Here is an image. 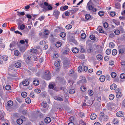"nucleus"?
Returning a JSON list of instances; mask_svg holds the SVG:
<instances>
[{
  "instance_id": "nucleus-42",
  "label": "nucleus",
  "mask_w": 125,
  "mask_h": 125,
  "mask_svg": "<svg viewBox=\"0 0 125 125\" xmlns=\"http://www.w3.org/2000/svg\"><path fill=\"white\" fill-rule=\"evenodd\" d=\"M42 105L44 108L46 107L47 105V104L45 102H43L42 104Z\"/></svg>"
},
{
  "instance_id": "nucleus-26",
  "label": "nucleus",
  "mask_w": 125,
  "mask_h": 125,
  "mask_svg": "<svg viewBox=\"0 0 125 125\" xmlns=\"http://www.w3.org/2000/svg\"><path fill=\"white\" fill-rule=\"evenodd\" d=\"M62 45L61 42H57L56 43L55 45L57 47H60Z\"/></svg>"
},
{
  "instance_id": "nucleus-41",
  "label": "nucleus",
  "mask_w": 125,
  "mask_h": 125,
  "mask_svg": "<svg viewBox=\"0 0 125 125\" xmlns=\"http://www.w3.org/2000/svg\"><path fill=\"white\" fill-rule=\"evenodd\" d=\"M66 33L63 32H61L60 35V36L62 38L66 36Z\"/></svg>"
},
{
  "instance_id": "nucleus-57",
  "label": "nucleus",
  "mask_w": 125,
  "mask_h": 125,
  "mask_svg": "<svg viewBox=\"0 0 125 125\" xmlns=\"http://www.w3.org/2000/svg\"><path fill=\"white\" fill-rule=\"evenodd\" d=\"M82 68L83 67L81 66H79L78 67V70L79 72H82L83 70Z\"/></svg>"
},
{
  "instance_id": "nucleus-60",
  "label": "nucleus",
  "mask_w": 125,
  "mask_h": 125,
  "mask_svg": "<svg viewBox=\"0 0 125 125\" xmlns=\"http://www.w3.org/2000/svg\"><path fill=\"white\" fill-rule=\"evenodd\" d=\"M41 92V90L38 89H36L34 90V92L37 94H39Z\"/></svg>"
},
{
  "instance_id": "nucleus-20",
  "label": "nucleus",
  "mask_w": 125,
  "mask_h": 125,
  "mask_svg": "<svg viewBox=\"0 0 125 125\" xmlns=\"http://www.w3.org/2000/svg\"><path fill=\"white\" fill-rule=\"evenodd\" d=\"M15 66L17 68L20 67L21 66V63L19 62H17L15 64Z\"/></svg>"
},
{
  "instance_id": "nucleus-47",
  "label": "nucleus",
  "mask_w": 125,
  "mask_h": 125,
  "mask_svg": "<svg viewBox=\"0 0 125 125\" xmlns=\"http://www.w3.org/2000/svg\"><path fill=\"white\" fill-rule=\"evenodd\" d=\"M111 75L113 78H115L116 75V74L115 72H112L111 73Z\"/></svg>"
},
{
  "instance_id": "nucleus-34",
  "label": "nucleus",
  "mask_w": 125,
  "mask_h": 125,
  "mask_svg": "<svg viewBox=\"0 0 125 125\" xmlns=\"http://www.w3.org/2000/svg\"><path fill=\"white\" fill-rule=\"evenodd\" d=\"M119 54H122L124 52V50L123 48L119 49L118 50Z\"/></svg>"
},
{
  "instance_id": "nucleus-51",
  "label": "nucleus",
  "mask_w": 125,
  "mask_h": 125,
  "mask_svg": "<svg viewBox=\"0 0 125 125\" xmlns=\"http://www.w3.org/2000/svg\"><path fill=\"white\" fill-rule=\"evenodd\" d=\"M18 15L19 16H23L24 15L25 13L24 12H18Z\"/></svg>"
},
{
  "instance_id": "nucleus-55",
  "label": "nucleus",
  "mask_w": 125,
  "mask_h": 125,
  "mask_svg": "<svg viewBox=\"0 0 125 125\" xmlns=\"http://www.w3.org/2000/svg\"><path fill=\"white\" fill-rule=\"evenodd\" d=\"M18 50H16L14 51V55L16 56H18L20 54Z\"/></svg>"
},
{
  "instance_id": "nucleus-12",
  "label": "nucleus",
  "mask_w": 125,
  "mask_h": 125,
  "mask_svg": "<svg viewBox=\"0 0 125 125\" xmlns=\"http://www.w3.org/2000/svg\"><path fill=\"white\" fill-rule=\"evenodd\" d=\"M117 86L116 84L114 83L111 85L110 87V89L112 90H115Z\"/></svg>"
},
{
  "instance_id": "nucleus-22",
  "label": "nucleus",
  "mask_w": 125,
  "mask_h": 125,
  "mask_svg": "<svg viewBox=\"0 0 125 125\" xmlns=\"http://www.w3.org/2000/svg\"><path fill=\"white\" fill-rule=\"evenodd\" d=\"M17 123L19 125L23 123V120L21 119H18L17 121Z\"/></svg>"
},
{
  "instance_id": "nucleus-5",
  "label": "nucleus",
  "mask_w": 125,
  "mask_h": 125,
  "mask_svg": "<svg viewBox=\"0 0 125 125\" xmlns=\"http://www.w3.org/2000/svg\"><path fill=\"white\" fill-rule=\"evenodd\" d=\"M117 116L119 117H123L124 115L123 112L121 111H119L116 113V114Z\"/></svg>"
},
{
  "instance_id": "nucleus-8",
  "label": "nucleus",
  "mask_w": 125,
  "mask_h": 125,
  "mask_svg": "<svg viewBox=\"0 0 125 125\" xmlns=\"http://www.w3.org/2000/svg\"><path fill=\"white\" fill-rule=\"evenodd\" d=\"M45 122L47 124L49 123L51 121V119L50 117H46L44 119Z\"/></svg>"
},
{
  "instance_id": "nucleus-33",
  "label": "nucleus",
  "mask_w": 125,
  "mask_h": 125,
  "mask_svg": "<svg viewBox=\"0 0 125 125\" xmlns=\"http://www.w3.org/2000/svg\"><path fill=\"white\" fill-rule=\"evenodd\" d=\"M39 5L41 7L45 9L46 10H47V8H46L45 6L43 3H41L40 5Z\"/></svg>"
},
{
  "instance_id": "nucleus-18",
  "label": "nucleus",
  "mask_w": 125,
  "mask_h": 125,
  "mask_svg": "<svg viewBox=\"0 0 125 125\" xmlns=\"http://www.w3.org/2000/svg\"><path fill=\"white\" fill-rule=\"evenodd\" d=\"M23 85L25 86H26L28 85L29 82L27 80H25L22 82Z\"/></svg>"
},
{
  "instance_id": "nucleus-62",
  "label": "nucleus",
  "mask_w": 125,
  "mask_h": 125,
  "mask_svg": "<svg viewBox=\"0 0 125 125\" xmlns=\"http://www.w3.org/2000/svg\"><path fill=\"white\" fill-rule=\"evenodd\" d=\"M47 7V10H51L52 9V7L50 5H48Z\"/></svg>"
},
{
  "instance_id": "nucleus-21",
  "label": "nucleus",
  "mask_w": 125,
  "mask_h": 125,
  "mask_svg": "<svg viewBox=\"0 0 125 125\" xmlns=\"http://www.w3.org/2000/svg\"><path fill=\"white\" fill-rule=\"evenodd\" d=\"M31 52L32 53L36 54L37 52V50L36 49H31Z\"/></svg>"
},
{
  "instance_id": "nucleus-56",
  "label": "nucleus",
  "mask_w": 125,
  "mask_h": 125,
  "mask_svg": "<svg viewBox=\"0 0 125 125\" xmlns=\"http://www.w3.org/2000/svg\"><path fill=\"white\" fill-rule=\"evenodd\" d=\"M75 90L73 89H71L69 91V92L70 94H73L74 93Z\"/></svg>"
},
{
  "instance_id": "nucleus-36",
  "label": "nucleus",
  "mask_w": 125,
  "mask_h": 125,
  "mask_svg": "<svg viewBox=\"0 0 125 125\" xmlns=\"http://www.w3.org/2000/svg\"><path fill=\"white\" fill-rule=\"evenodd\" d=\"M26 49V48L25 46L21 47L20 48V50L22 52H24Z\"/></svg>"
},
{
  "instance_id": "nucleus-30",
  "label": "nucleus",
  "mask_w": 125,
  "mask_h": 125,
  "mask_svg": "<svg viewBox=\"0 0 125 125\" xmlns=\"http://www.w3.org/2000/svg\"><path fill=\"white\" fill-rule=\"evenodd\" d=\"M115 97L114 95L113 94H111L109 96V98L110 100H112Z\"/></svg>"
},
{
  "instance_id": "nucleus-1",
  "label": "nucleus",
  "mask_w": 125,
  "mask_h": 125,
  "mask_svg": "<svg viewBox=\"0 0 125 125\" xmlns=\"http://www.w3.org/2000/svg\"><path fill=\"white\" fill-rule=\"evenodd\" d=\"M50 72L49 71H47L45 72V74L42 76V78L46 80H50L51 78Z\"/></svg>"
},
{
  "instance_id": "nucleus-7",
  "label": "nucleus",
  "mask_w": 125,
  "mask_h": 125,
  "mask_svg": "<svg viewBox=\"0 0 125 125\" xmlns=\"http://www.w3.org/2000/svg\"><path fill=\"white\" fill-rule=\"evenodd\" d=\"M87 6L88 7V10L89 11H90L94 7L91 4H90L89 2H88L87 3Z\"/></svg>"
},
{
  "instance_id": "nucleus-29",
  "label": "nucleus",
  "mask_w": 125,
  "mask_h": 125,
  "mask_svg": "<svg viewBox=\"0 0 125 125\" xmlns=\"http://www.w3.org/2000/svg\"><path fill=\"white\" fill-rule=\"evenodd\" d=\"M120 7V4L119 3H116L115 4V7L117 9H119Z\"/></svg>"
},
{
  "instance_id": "nucleus-53",
  "label": "nucleus",
  "mask_w": 125,
  "mask_h": 125,
  "mask_svg": "<svg viewBox=\"0 0 125 125\" xmlns=\"http://www.w3.org/2000/svg\"><path fill=\"white\" fill-rule=\"evenodd\" d=\"M120 76L121 79H125V74L124 73H122L120 74Z\"/></svg>"
},
{
  "instance_id": "nucleus-59",
  "label": "nucleus",
  "mask_w": 125,
  "mask_h": 125,
  "mask_svg": "<svg viewBox=\"0 0 125 125\" xmlns=\"http://www.w3.org/2000/svg\"><path fill=\"white\" fill-rule=\"evenodd\" d=\"M87 51L89 53L93 51L92 48L91 47H89V49H87Z\"/></svg>"
},
{
  "instance_id": "nucleus-13",
  "label": "nucleus",
  "mask_w": 125,
  "mask_h": 125,
  "mask_svg": "<svg viewBox=\"0 0 125 125\" xmlns=\"http://www.w3.org/2000/svg\"><path fill=\"white\" fill-rule=\"evenodd\" d=\"M85 19L87 20H91L92 19V18H91V15L89 14H86L85 15Z\"/></svg>"
},
{
  "instance_id": "nucleus-40",
  "label": "nucleus",
  "mask_w": 125,
  "mask_h": 125,
  "mask_svg": "<svg viewBox=\"0 0 125 125\" xmlns=\"http://www.w3.org/2000/svg\"><path fill=\"white\" fill-rule=\"evenodd\" d=\"M5 89L7 90H10L11 89V87L10 85H7L5 87Z\"/></svg>"
},
{
  "instance_id": "nucleus-9",
  "label": "nucleus",
  "mask_w": 125,
  "mask_h": 125,
  "mask_svg": "<svg viewBox=\"0 0 125 125\" xmlns=\"http://www.w3.org/2000/svg\"><path fill=\"white\" fill-rule=\"evenodd\" d=\"M68 8V6L65 5L64 6H62L60 8V10L62 11H64L66 10Z\"/></svg>"
},
{
  "instance_id": "nucleus-14",
  "label": "nucleus",
  "mask_w": 125,
  "mask_h": 125,
  "mask_svg": "<svg viewBox=\"0 0 125 125\" xmlns=\"http://www.w3.org/2000/svg\"><path fill=\"white\" fill-rule=\"evenodd\" d=\"M72 51L74 53H77L79 52V49L76 47L74 48L73 49Z\"/></svg>"
},
{
  "instance_id": "nucleus-50",
  "label": "nucleus",
  "mask_w": 125,
  "mask_h": 125,
  "mask_svg": "<svg viewBox=\"0 0 125 125\" xmlns=\"http://www.w3.org/2000/svg\"><path fill=\"white\" fill-rule=\"evenodd\" d=\"M111 50L110 49H108L106 51V54L109 55L110 54Z\"/></svg>"
},
{
  "instance_id": "nucleus-61",
  "label": "nucleus",
  "mask_w": 125,
  "mask_h": 125,
  "mask_svg": "<svg viewBox=\"0 0 125 125\" xmlns=\"http://www.w3.org/2000/svg\"><path fill=\"white\" fill-rule=\"evenodd\" d=\"M83 71L86 72L88 68L87 66H83Z\"/></svg>"
},
{
  "instance_id": "nucleus-24",
  "label": "nucleus",
  "mask_w": 125,
  "mask_h": 125,
  "mask_svg": "<svg viewBox=\"0 0 125 125\" xmlns=\"http://www.w3.org/2000/svg\"><path fill=\"white\" fill-rule=\"evenodd\" d=\"M25 101L26 103L28 104L30 103L31 102L30 99L29 97L26 98L25 99Z\"/></svg>"
},
{
  "instance_id": "nucleus-44",
  "label": "nucleus",
  "mask_w": 125,
  "mask_h": 125,
  "mask_svg": "<svg viewBox=\"0 0 125 125\" xmlns=\"http://www.w3.org/2000/svg\"><path fill=\"white\" fill-rule=\"evenodd\" d=\"M86 37V35L84 33H83L81 34V37L82 39H85Z\"/></svg>"
},
{
  "instance_id": "nucleus-54",
  "label": "nucleus",
  "mask_w": 125,
  "mask_h": 125,
  "mask_svg": "<svg viewBox=\"0 0 125 125\" xmlns=\"http://www.w3.org/2000/svg\"><path fill=\"white\" fill-rule=\"evenodd\" d=\"M114 33L116 35H118L120 33V31L118 30H116L114 31Z\"/></svg>"
},
{
  "instance_id": "nucleus-23",
  "label": "nucleus",
  "mask_w": 125,
  "mask_h": 125,
  "mask_svg": "<svg viewBox=\"0 0 125 125\" xmlns=\"http://www.w3.org/2000/svg\"><path fill=\"white\" fill-rule=\"evenodd\" d=\"M97 11V9L96 8H94L93 7V8H92V9L90 11L92 13L94 14Z\"/></svg>"
},
{
  "instance_id": "nucleus-6",
  "label": "nucleus",
  "mask_w": 125,
  "mask_h": 125,
  "mask_svg": "<svg viewBox=\"0 0 125 125\" xmlns=\"http://www.w3.org/2000/svg\"><path fill=\"white\" fill-rule=\"evenodd\" d=\"M96 117L97 115L96 114L93 113L90 115V117L91 119L94 120L96 118Z\"/></svg>"
},
{
  "instance_id": "nucleus-3",
  "label": "nucleus",
  "mask_w": 125,
  "mask_h": 125,
  "mask_svg": "<svg viewBox=\"0 0 125 125\" xmlns=\"http://www.w3.org/2000/svg\"><path fill=\"white\" fill-rule=\"evenodd\" d=\"M60 12L57 10H54L53 15L54 16L56 19H58L60 14Z\"/></svg>"
},
{
  "instance_id": "nucleus-27",
  "label": "nucleus",
  "mask_w": 125,
  "mask_h": 125,
  "mask_svg": "<svg viewBox=\"0 0 125 125\" xmlns=\"http://www.w3.org/2000/svg\"><path fill=\"white\" fill-rule=\"evenodd\" d=\"M117 51L115 49H114L112 51V54L113 55H116L117 53Z\"/></svg>"
},
{
  "instance_id": "nucleus-19",
  "label": "nucleus",
  "mask_w": 125,
  "mask_h": 125,
  "mask_svg": "<svg viewBox=\"0 0 125 125\" xmlns=\"http://www.w3.org/2000/svg\"><path fill=\"white\" fill-rule=\"evenodd\" d=\"M56 67H58L60 65V61H56L54 63Z\"/></svg>"
},
{
  "instance_id": "nucleus-63",
  "label": "nucleus",
  "mask_w": 125,
  "mask_h": 125,
  "mask_svg": "<svg viewBox=\"0 0 125 125\" xmlns=\"http://www.w3.org/2000/svg\"><path fill=\"white\" fill-rule=\"evenodd\" d=\"M49 31L48 30H45L44 31V33L45 35H48L49 34Z\"/></svg>"
},
{
  "instance_id": "nucleus-4",
  "label": "nucleus",
  "mask_w": 125,
  "mask_h": 125,
  "mask_svg": "<svg viewBox=\"0 0 125 125\" xmlns=\"http://www.w3.org/2000/svg\"><path fill=\"white\" fill-rule=\"evenodd\" d=\"M108 117L107 115H105L104 116L101 118H99V120L101 122H103V121H106L108 120Z\"/></svg>"
},
{
  "instance_id": "nucleus-28",
  "label": "nucleus",
  "mask_w": 125,
  "mask_h": 125,
  "mask_svg": "<svg viewBox=\"0 0 125 125\" xmlns=\"http://www.w3.org/2000/svg\"><path fill=\"white\" fill-rule=\"evenodd\" d=\"M96 57L97 59L99 60H101L102 58V56L100 54H99L97 55Z\"/></svg>"
},
{
  "instance_id": "nucleus-37",
  "label": "nucleus",
  "mask_w": 125,
  "mask_h": 125,
  "mask_svg": "<svg viewBox=\"0 0 125 125\" xmlns=\"http://www.w3.org/2000/svg\"><path fill=\"white\" fill-rule=\"evenodd\" d=\"M77 10L76 9H74L72 10H69V11L72 14H73L75 13Z\"/></svg>"
},
{
  "instance_id": "nucleus-58",
  "label": "nucleus",
  "mask_w": 125,
  "mask_h": 125,
  "mask_svg": "<svg viewBox=\"0 0 125 125\" xmlns=\"http://www.w3.org/2000/svg\"><path fill=\"white\" fill-rule=\"evenodd\" d=\"M88 94L90 96H91L94 94L93 91L92 90H89L88 91Z\"/></svg>"
},
{
  "instance_id": "nucleus-64",
  "label": "nucleus",
  "mask_w": 125,
  "mask_h": 125,
  "mask_svg": "<svg viewBox=\"0 0 125 125\" xmlns=\"http://www.w3.org/2000/svg\"><path fill=\"white\" fill-rule=\"evenodd\" d=\"M105 115L104 113L103 112H101L100 113V116L99 118L103 117Z\"/></svg>"
},
{
  "instance_id": "nucleus-25",
  "label": "nucleus",
  "mask_w": 125,
  "mask_h": 125,
  "mask_svg": "<svg viewBox=\"0 0 125 125\" xmlns=\"http://www.w3.org/2000/svg\"><path fill=\"white\" fill-rule=\"evenodd\" d=\"M54 98V99L56 100H59L60 101H62L63 100L62 98L59 97L57 96H55Z\"/></svg>"
},
{
  "instance_id": "nucleus-39",
  "label": "nucleus",
  "mask_w": 125,
  "mask_h": 125,
  "mask_svg": "<svg viewBox=\"0 0 125 125\" xmlns=\"http://www.w3.org/2000/svg\"><path fill=\"white\" fill-rule=\"evenodd\" d=\"M80 89L82 91L84 92L86 90V87L84 86H82L81 87Z\"/></svg>"
},
{
  "instance_id": "nucleus-32",
  "label": "nucleus",
  "mask_w": 125,
  "mask_h": 125,
  "mask_svg": "<svg viewBox=\"0 0 125 125\" xmlns=\"http://www.w3.org/2000/svg\"><path fill=\"white\" fill-rule=\"evenodd\" d=\"M27 95L26 93L25 92H22L21 93V95L23 97H25Z\"/></svg>"
},
{
  "instance_id": "nucleus-2",
  "label": "nucleus",
  "mask_w": 125,
  "mask_h": 125,
  "mask_svg": "<svg viewBox=\"0 0 125 125\" xmlns=\"http://www.w3.org/2000/svg\"><path fill=\"white\" fill-rule=\"evenodd\" d=\"M80 80L77 82L78 83L80 84L81 83L84 84L86 82V81L84 76H80Z\"/></svg>"
},
{
  "instance_id": "nucleus-15",
  "label": "nucleus",
  "mask_w": 125,
  "mask_h": 125,
  "mask_svg": "<svg viewBox=\"0 0 125 125\" xmlns=\"http://www.w3.org/2000/svg\"><path fill=\"white\" fill-rule=\"evenodd\" d=\"M99 79L100 81L103 82L105 80V76L104 75H102L100 78Z\"/></svg>"
},
{
  "instance_id": "nucleus-10",
  "label": "nucleus",
  "mask_w": 125,
  "mask_h": 125,
  "mask_svg": "<svg viewBox=\"0 0 125 125\" xmlns=\"http://www.w3.org/2000/svg\"><path fill=\"white\" fill-rule=\"evenodd\" d=\"M116 97L118 98H119L121 97L122 95V94L121 92H117L116 93Z\"/></svg>"
},
{
  "instance_id": "nucleus-17",
  "label": "nucleus",
  "mask_w": 125,
  "mask_h": 125,
  "mask_svg": "<svg viewBox=\"0 0 125 125\" xmlns=\"http://www.w3.org/2000/svg\"><path fill=\"white\" fill-rule=\"evenodd\" d=\"M7 104L9 106H11L13 105V103L12 101L11 100H10L7 102Z\"/></svg>"
},
{
  "instance_id": "nucleus-45",
  "label": "nucleus",
  "mask_w": 125,
  "mask_h": 125,
  "mask_svg": "<svg viewBox=\"0 0 125 125\" xmlns=\"http://www.w3.org/2000/svg\"><path fill=\"white\" fill-rule=\"evenodd\" d=\"M98 14L100 16H102L104 15V13L103 11H100L98 12Z\"/></svg>"
},
{
  "instance_id": "nucleus-35",
  "label": "nucleus",
  "mask_w": 125,
  "mask_h": 125,
  "mask_svg": "<svg viewBox=\"0 0 125 125\" xmlns=\"http://www.w3.org/2000/svg\"><path fill=\"white\" fill-rule=\"evenodd\" d=\"M72 27V26L70 24H68L65 27V28L68 30H69L71 29Z\"/></svg>"
},
{
  "instance_id": "nucleus-46",
  "label": "nucleus",
  "mask_w": 125,
  "mask_h": 125,
  "mask_svg": "<svg viewBox=\"0 0 125 125\" xmlns=\"http://www.w3.org/2000/svg\"><path fill=\"white\" fill-rule=\"evenodd\" d=\"M25 25L24 24H22L20 26V29L21 30H23L25 28Z\"/></svg>"
},
{
  "instance_id": "nucleus-52",
  "label": "nucleus",
  "mask_w": 125,
  "mask_h": 125,
  "mask_svg": "<svg viewBox=\"0 0 125 125\" xmlns=\"http://www.w3.org/2000/svg\"><path fill=\"white\" fill-rule=\"evenodd\" d=\"M2 59L4 60L5 61L7 60L8 59V57L6 56H3L2 57Z\"/></svg>"
},
{
  "instance_id": "nucleus-49",
  "label": "nucleus",
  "mask_w": 125,
  "mask_h": 125,
  "mask_svg": "<svg viewBox=\"0 0 125 125\" xmlns=\"http://www.w3.org/2000/svg\"><path fill=\"white\" fill-rule=\"evenodd\" d=\"M103 25L104 27L105 28H107L108 26V23L106 22L104 23Z\"/></svg>"
},
{
  "instance_id": "nucleus-38",
  "label": "nucleus",
  "mask_w": 125,
  "mask_h": 125,
  "mask_svg": "<svg viewBox=\"0 0 125 125\" xmlns=\"http://www.w3.org/2000/svg\"><path fill=\"white\" fill-rule=\"evenodd\" d=\"M4 115L2 112H0V119L3 120L4 119Z\"/></svg>"
},
{
  "instance_id": "nucleus-11",
  "label": "nucleus",
  "mask_w": 125,
  "mask_h": 125,
  "mask_svg": "<svg viewBox=\"0 0 125 125\" xmlns=\"http://www.w3.org/2000/svg\"><path fill=\"white\" fill-rule=\"evenodd\" d=\"M69 63L66 61L64 62L63 63V66L65 68H68L69 67Z\"/></svg>"
},
{
  "instance_id": "nucleus-43",
  "label": "nucleus",
  "mask_w": 125,
  "mask_h": 125,
  "mask_svg": "<svg viewBox=\"0 0 125 125\" xmlns=\"http://www.w3.org/2000/svg\"><path fill=\"white\" fill-rule=\"evenodd\" d=\"M79 125H86V124L83 121L81 120L79 121Z\"/></svg>"
},
{
  "instance_id": "nucleus-16",
  "label": "nucleus",
  "mask_w": 125,
  "mask_h": 125,
  "mask_svg": "<svg viewBox=\"0 0 125 125\" xmlns=\"http://www.w3.org/2000/svg\"><path fill=\"white\" fill-rule=\"evenodd\" d=\"M33 84L35 85H37L39 83V82L37 79L35 80L33 82Z\"/></svg>"
},
{
  "instance_id": "nucleus-48",
  "label": "nucleus",
  "mask_w": 125,
  "mask_h": 125,
  "mask_svg": "<svg viewBox=\"0 0 125 125\" xmlns=\"http://www.w3.org/2000/svg\"><path fill=\"white\" fill-rule=\"evenodd\" d=\"M90 38L92 40H94L95 39V37L94 35H91L90 36Z\"/></svg>"
},
{
  "instance_id": "nucleus-31",
  "label": "nucleus",
  "mask_w": 125,
  "mask_h": 125,
  "mask_svg": "<svg viewBox=\"0 0 125 125\" xmlns=\"http://www.w3.org/2000/svg\"><path fill=\"white\" fill-rule=\"evenodd\" d=\"M109 47L110 48H113L115 46V45L113 42H111L109 43Z\"/></svg>"
}]
</instances>
